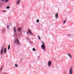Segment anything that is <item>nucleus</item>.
Returning a JSON list of instances; mask_svg holds the SVG:
<instances>
[{
	"instance_id": "obj_5",
	"label": "nucleus",
	"mask_w": 74,
	"mask_h": 74,
	"mask_svg": "<svg viewBox=\"0 0 74 74\" xmlns=\"http://www.w3.org/2000/svg\"><path fill=\"white\" fill-rule=\"evenodd\" d=\"M41 47L42 49H43V50H44L45 51V46L44 45H42L41 46Z\"/></svg>"
},
{
	"instance_id": "obj_9",
	"label": "nucleus",
	"mask_w": 74,
	"mask_h": 74,
	"mask_svg": "<svg viewBox=\"0 0 74 74\" xmlns=\"http://www.w3.org/2000/svg\"><path fill=\"white\" fill-rule=\"evenodd\" d=\"M21 29H22L21 27H20L17 28V31H18V32H20V31H21Z\"/></svg>"
},
{
	"instance_id": "obj_10",
	"label": "nucleus",
	"mask_w": 74,
	"mask_h": 74,
	"mask_svg": "<svg viewBox=\"0 0 74 74\" xmlns=\"http://www.w3.org/2000/svg\"><path fill=\"white\" fill-rule=\"evenodd\" d=\"M6 52H7V50L6 48H5L4 49V54H5V53H6Z\"/></svg>"
},
{
	"instance_id": "obj_29",
	"label": "nucleus",
	"mask_w": 74,
	"mask_h": 74,
	"mask_svg": "<svg viewBox=\"0 0 74 74\" xmlns=\"http://www.w3.org/2000/svg\"><path fill=\"white\" fill-rule=\"evenodd\" d=\"M27 40H28V41L29 40V39L28 38H27Z\"/></svg>"
},
{
	"instance_id": "obj_28",
	"label": "nucleus",
	"mask_w": 74,
	"mask_h": 74,
	"mask_svg": "<svg viewBox=\"0 0 74 74\" xmlns=\"http://www.w3.org/2000/svg\"><path fill=\"white\" fill-rule=\"evenodd\" d=\"M1 58L2 59V58H3V57H2V56H1Z\"/></svg>"
},
{
	"instance_id": "obj_6",
	"label": "nucleus",
	"mask_w": 74,
	"mask_h": 74,
	"mask_svg": "<svg viewBox=\"0 0 74 74\" xmlns=\"http://www.w3.org/2000/svg\"><path fill=\"white\" fill-rule=\"evenodd\" d=\"M28 32H27V33L28 35H32V33L30 30H28Z\"/></svg>"
},
{
	"instance_id": "obj_32",
	"label": "nucleus",
	"mask_w": 74,
	"mask_h": 74,
	"mask_svg": "<svg viewBox=\"0 0 74 74\" xmlns=\"http://www.w3.org/2000/svg\"><path fill=\"white\" fill-rule=\"evenodd\" d=\"M0 12H1V11H0Z\"/></svg>"
},
{
	"instance_id": "obj_18",
	"label": "nucleus",
	"mask_w": 74,
	"mask_h": 74,
	"mask_svg": "<svg viewBox=\"0 0 74 74\" xmlns=\"http://www.w3.org/2000/svg\"><path fill=\"white\" fill-rule=\"evenodd\" d=\"M9 1V0H6L5 1V3H7V2H8V1Z\"/></svg>"
},
{
	"instance_id": "obj_22",
	"label": "nucleus",
	"mask_w": 74,
	"mask_h": 74,
	"mask_svg": "<svg viewBox=\"0 0 74 74\" xmlns=\"http://www.w3.org/2000/svg\"><path fill=\"white\" fill-rule=\"evenodd\" d=\"M65 23H66V20H65L64 21V24H65Z\"/></svg>"
},
{
	"instance_id": "obj_16",
	"label": "nucleus",
	"mask_w": 74,
	"mask_h": 74,
	"mask_svg": "<svg viewBox=\"0 0 74 74\" xmlns=\"http://www.w3.org/2000/svg\"><path fill=\"white\" fill-rule=\"evenodd\" d=\"M7 28L8 30H9L10 29V26H7Z\"/></svg>"
},
{
	"instance_id": "obj_21",
	"label": "nucleus",
	"mask_w": 74,
	"mask_h": 74,
	"mask_svg": "<svg viewBox=\"0 0 74 74\" xmlns=\"http://www.w3.org/2000/svg\"><path fill=\"white\" fill-rule=\"evenodd\" d=\"M10 7L9 6H8L6 8H7V9H9L10 8Z\"/></svg>"
},
{
	"instance_id": "obj_24",
	"label": "nucleus",
	"mask_w": 74,
	"mask_h": 74,
	"mask_svg": "<svg viewBox=\"0 0 74 74\" xmlns=\"http://www.w3.org/2000/svg\"><path fill=\"white\" fill-rule=\"evenodd\" d=\"M2 69H3V68L1 67V69H0V71H1V70H2Z\"/></svg>"
},
{
	"instance_id": "obj_7",
	"label": "nucleus",
	"mask_w": 74,
	"mask_h": 74,
	"mask_svg": "<svg viewBox=\"0 0 74 74\" xmlns=\"http://www.w3.org/2000/svg\"><path fill=\"white\" fill-rule=\"evenodd\" d=\"M55 17L56 18V19H58V13H57L56 14H55Z\"/></svg>"
},
{
	"instance_id": "obj_11",
	"label": "nucleus",
	"mask_w": 74,
	"mask_h": 74,
	"mask_svg": "<svg viewBox=\"0 0 74 74\" xmlns=\"http://www.w3.org/2000/svg\"><path fill=\"white\" fill-rule=\"evenodd\" d=\"M21 1V0H18V1L16 2V4H19L20 3V2Z\"/></svg>"
},
{
	"instance_id": "obj_3",
	"label": "nucleus",
	"mask_w": 74,
	"mask_h": 74,
	"mask_svg": "<svg viewBox=\"0 0 74 74\" xmlns=\"http://www.w3.org/2000/svg\"><path fill=\"white\" fill-rule=\"evenodd\" d=\"M15 41L16 44H18V45H19V40H18V39L17 38L15 39Z\"/></svg>"
},
{
	"instance_id": "obj_27",
	"label": "nucleus",
	"mask_w": 74,
	"mask_h": 74,
	"mask_svg": "<svg viewBox=\"0 0 74 74\" xmlns=\"http://www.w3.org/2000/svg\"><path fill=\"white\" fill-rule=\"evenodd\" d=\"M3 12H6V11L5 10V11H3Z\"/></svg>"
},
{
	"instance_id": "obj_25",
	"label": "nucleus",
	"mask_w": 74,
	"mask_h": 74,
	"mask_svg": "<svg viewBox=\"0 0 74 74\" xmlns=\"http://www.w3.org/2000/svg\"><path fill=\"white\" fill-rule=\"evenodd\" d=\"M1 1H4L5 0H1Z\"/></svg>"
},
{
	"instance_id": "obj_23",
	"label": "nucleus",
	"mask_w": 74,
	"mask_h": 74,
	"mask_svg": "<svg viewBox=\"0 0 74 74\" xmlns=\"http://www.w3.org/2000/svg\"><path fill=\"white\" fill-rule=\"evenodd\" d=\"M38 39H39V40H41V39L40 38V36H38Z\"/></svg>"
},
{
	"instance_id": "obj_20",
	"label": "nucleus",
	"mask_w": 74,
	"mask_h": 74,
	"mask_svg": "<svg viewBox=\"0 0 74 74\" xmlns=\"http://www.w3.org/2000/svg\"><path fill=\"white\" fill-rule=\"evenodd\" d=\"M32 50L33 51H36V50L34 48Z\"/></svg>"
},
{
	"instance_id": "obj_30",
	"label": "nucleus",
	"mask_w": 74,
	"mask_h": 74,
	"mask_svg": "<svg viewBox=\"0 0 74 74\" xmlns=\"http://www.w3.org/2000/svg\"><path fill=\"white\" fill-rule=\"evenodd\" d=\"M64 73L65 74L66 73V72L65 71L64 72Z\"/></svg>"
},
{
	"instance_id": "obj_19",
	"label": "nucleus",
	"mask_w": 74,
	"mask_h": 74,
	"mask_svg": "<svg viewBox=\"0 0 74 74\" xmlns=\"http://www.w3.org/2000/svg\"><path fill=\"white\" fill-rule=\"evenodd\" d=\"M39 20H36V22L37 23H38V22H39Z\"/></svg>"
},
{
	"instance_id": "obj_14",
	"label": "nucleus",
	"mask_w": 74,
	"mask_h": 74,
	"mask_svg": "<svg viewBox=\"0 0 74 74\" xmlns=\"http://www.w3.org/2000/svg\"><path fill=\"white\" fill-rule=\"evenodd\" d=\"M42 45H45V43H44V42L43 41H42Z\"/></svg>"
},
{
	"instance_id": "obj_31",
	"label": "nucleus",
	"mask_w": 74,
	"mask_h": 74,
	"mask_svg": "<svg viewBox=\"0 0 74 74\" xmlns=\"http://www.w3.org/2000/svg\"><path fill=\"white\" fill-rule=\"evenodd\" d=\"M38 59H39V57H38Z\"/></svg>"
},
{
	"instance_id": "obj_17",
	"label": "nucleus",
	"mask_w": 74,
	"mask_h": 74,
	"mask_svg": "<svg viewBox=\"0 0 74 74\" xmlns=\"http://www.w3.org/2000/svg\"><path fill=\"white\" fill-rule=\"evenodd\" d=\"M15 66L16 67H18V65L16 64H15Z\"/></svg>"
},
{
	"instance_id": "obj_26",
	"label": "nucleus",
	"mask_w": 74,
	"mask_h": 74,
	"mask_svg": "<svg viewBox=\"0 0 74 74\" xmlns=\"http://www.w3.org/2000/svg\"><path fill=\"white\" fill-rule=\"evenodd\" d=\"M4 30H3V31L2 32V33H4Z\"/></svg>"
},
{
	"instance_id": "obj_13",
	"label": "nucleus",
	"mask_w": 74,
	"mask_h": 74,
	"mask_svg": "<svg viewBox=\"0 0 74 74\" xmlns=\"http://www.w3.org/2000/svg\"><path fill=\"white\" fill-rule=\"evenodd\" d=\"M67 36L68 37H69L71 36V35L70 34H68L67 35Z\"/></svg>"
},
{
	"instance_id": "obj_4",
	"label": "nucleus",
	"mask_w": 74,
	"mask_h": 74,
	"mask_svg": "<svg viewBox=\"0 0 74 74\" xmlns=\"http://www.w3.org/2000/svg\"><path fill=\"white\" fill-rule=\"evenodd\" d=\"M48 67H51L52 65V62L51 61L49 60L48 62Z\"/></svg>"
},
{
	"instance_id": "obj_12",
	"label": "nucleus",
	"mask_w": 74,
	"mask_h": 74,
	"mask_svg": "<svg viewBox=\"0 0 74 74\" xmlns=\"http://www.w3.org/2000/svg\"><path fill=\"white\" fill-rule=\"evenodd\" d=\"M13 30H14V32H15H15H16V27H14Z\"/></svg>"
},
{
	"instance_id": "obj_1",
	"label": "nucleus",
	"mask_w": 74,
	"mask_h": 74,
	"mask_svg": "<svg viewBox=\"0 0 74 74\" xmlns=\"http://www.w3.org/2000/svg\"><path fill=\"white\" fill-rule=\"evenodd\" d=\"M69 74H73V68L72 67L69 70Z\"/></svg>"
},
{
	"instance_id": "obj_8",
	"label": "nucleus",
	"mask_w": 74,
	"mask_h": 74,
	"mask_svg": "<svg viewBox=\"0 0 74 74\" xmlns=\"http://www.w3.org/2000/svg\"><path fill=\"white\" fill-rule=\"evenodd\" d=\"M68 55L71 59H72V56H71V55L70 53H68Z\"/></svg>"
},
{
	"instance_id": "obj_2",
	"label": "nucleus",
	"mask_w": 74,
	"mask_h": 74,
	"mask_svg": "<svg viewBox=\"0 0 74 74\" xmlns=\"http://www.w3.org/2000/svg\"><path fill=\"white\" fill-rule=\"evenodd\" d=\"M3 50H4V46H2L1 49V55H3Z\"/></svg>"
},
{
	"instance_id": "obj_15",
	"label": "nucleus",
	"mask_w": 74,
	"mask_h": 74,
	"mask_svg": "<svg viewBox=\"0 0 74 74\" xmlns=\"http://www.w3.org/2000/svg\"><path fill=\"white\" fill-rule=\"evenodd\" d=\"M10 45H9L8 46V50H10Z\"/></svg>"
}]
</instances>
